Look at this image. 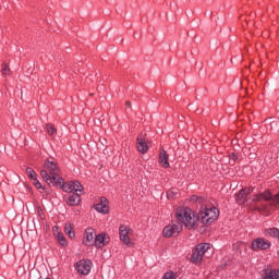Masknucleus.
I'll list each match as a JSON object with an SVG mask.
<instances>
[{"label": "nucleus", "mask_w": 279, "mask_h": 279, "mask_svg": "<svg viewBox=\"0 0 279 279\" xmlns=\"http://www.w3.org/2000/svg\"><path fill=\"white\" fill-rule=\"evenodd\" d=\"M159 163L163 169H169V155L167 154V150L161 149L159 153Z\"/></svg>", "instance_id": "nucleus-15"}, {"label": "nucleus", "mask_w": 279, "mask_h": 279, "mask_svg": "<svg viewBox=\"0 0 279 279\" xmlns=\"http://www.w3.org/2000/svg\"><path fill=\"white\" fill-rule=\"evenodd\" d=\"M271 247V242L268 240H265V238H257L252 241L251 250L253 252H263L265 250H269Z\"/></svg>", "instance_id": "nucleus-6"}, {"label": "nucleus", "mask_w": 279, "mask_h": 279, "mask_svg": "<svg viewBox=\"0 0 279 279\" xmlns=\"http://www.w3.org/2000/svg\"><path fill=\"white\" fill-rule=\"evenodd\" d=\"M54 239L58 241L61 247H66L69 245V242H66V238L62 232H58L57 235H54Z\"/></svg>", "instance_id": "nucleus-17"}, {"label": "nucleus", "mask_w": 279, "mask_h": 279, "mask_svg": "<svg viewBox=\"0 0 279 279\" xmlns=\"http://www.w3.org/2000/svg\"><path fill=\"white\" fill-rule=\"evenodd\" d=\"M33 184L36 189L40 190V189H44L43 187V183H40V181H38V179H33Z\"/></svg>", "instance_id": "nucleus-26"}, {"label": "nucleus", "mask_w": 279, "mask_h": 279, "mask_svg": "<svg viewBox=\"0 0 279 279\" xmlns=\"http://www.w3.org/2000/svg\"><path fill=\"white\" fill-rule=\"evenodd\" d=\"M161 279H177L175 278V272L173 271H168L163 275V277Z\"/></svg>", "instance_id": "nucleus-25"}, {"label": "nucleus", "mask_w": 279, "mask_h": 279, "mask_svg": "<svg viewBox=\"0 0 279 279\" xmlns=\"http://www.w3.org/2000/svg\"><path fill=\"white\" fill-rule=\"evenodd\" d=\"M95 245H108V242H106V233H100L95 236Z\"/></svg>", "instance_id": "nucleus-18"}, {"label": "nucleus", "mask_w": 279, "mask_h": 279, "mask_svg": "<svg viewBox=\"0 0 279 279\" xmlns=\"http://www.w3.org/2000/svg\"><path fill=\"white\" fill-rule=\"evenodd\" d=\"M73 193H78L82 195L84 193V186H82V183L80 181H73Z\"/></svg>", "instance_id": "nucleus-20"}, {"label": "nucleus", "mask_w": 279, "mask_h": 279, "mask_svg": "<svg viewBox=\"0 0 279 279\" xmlns=\"http://www.w3.org/2000/svg\"><path fill=\"white\" fill-rule=\"evenodd\" d=\"M192 204H199L198 216L195 215L189 207L178 208L175 211V218L180 221L187 230H195L199 226V220L204 226L215 223L219 219V209L210 205L204 196L192 195L190 197Z\"/></svg>", "instance_id": "nucleus-1"}, {"label": "nucleus", "mask_w": 279, "mask_h": 279, "mask_svg": "<svg viewBox=\"0 0 279 279\" xmlns=\"http://www.w3.org/2000/svg\"><path fill=\"white\" fill-rule=\"evenodd\" d=\"M255 205L252 210H257L262 215H271L275 210H279V193L271 194V191L266 190L254 196Z\"/></svg>", "instance_id": "nucleus-2"}, {"label": "nucleus", "mask_w": 279, "mask_h": 279, "mask_svg": "<svg viewBox=\"0 0 279 279\" xmlns=\"http://www.w3.org/2000/svg\"><path fill=\"white\" fill-rule=\"evenodd\" d=\"M210 247L209 243H199L195 246V248L204 256V254H206V252H208Z\"/></svg>", "instance_id": "nucleus-19"}, {"label": "nucleus", "mask_w": 279, "mask_h": 279, "mask_svg": "<svg viewBox=\"0 0 279 279\" xmlns=\"http://www.w3.org/2000/svg\"><path fill=\"white\" fill-rule=\"evenodd\" d=\"M53 236H57L58 232H60V228L58 226L52 227Z\"/></svg>", "instance_id": "nucleus-28"}, {"label": "nucleus", "mask_w": 279, "mask_h": 279, "mask_svg": "<svg viewBox=\"0 0 279 279\" xmlns=\"http://www.w3.org/2000/svg\"><path fill=\"white\" fill-rule=\"evenodd\" d=\"M1 73H2V75H5V76L10 75V66H8V64L3 63Z\"/></svg>", "instance_id": "nucleus-24"}, {"label": "nucleus", "mask_w": 279, "mask_h": 279, "mask_svg": "<svg viewBox=\"0 0 279 279\" xmlns=\"http://www.w3.org/2000/svg\"><path fill=\"white\" fill-rule=\"evenodd\" d=\"M125 106H126V108H132V102H131L130 100H128V101L125 102Z\"/></svg>", "instance_id": "nucleus-29"}, {"label": "nucleus", "mask_w": 279, "mask_h": 279, "mask_svg": "<svg viewBox=\"0 0 279 279\" xmlns=\"http://www.w3.org/2000/svg\"><path fill=\"white\" fill-rule=\"evenodd\" d=\"M252 193V189L245 187L241 190L236 195H235V202L239 204V206L245 205L247 202V196Z\"/></svg>", "instance_id": "nucleus-9"}, {"label": "nucleus", "mask_w": 279, "mask_h": 279, "mask_svg": "<svg viewBox=\"0 0 279 279\" xmlns=\"http://www.w3.org/2000/svg\"><path fill=\"white\" fill-rule=\"evenodd\" d=\"M64 232H65L66 235H69V239H73L75 236V231L73 230L71 225H66L64 227Z\"/></svg>", "instance_id": "nucleus-21"}, {"label": "nucleus", "mask_w": 279, "mask_h": 279, "mask_svg": "<svg viewBox=\"0 0 279 279\" xmlns=\"http://www.w3.org/2000/svg\"><path fill=\"white\" fill-rule=\"evenodd\" d=\"M64 202L68 206H80V202H82V197L80 193H72L68 196H64Z\"/></svg>", "instance_id": "nucleus-11"}, {"label": "nucleus", "mask_w": 279, "mask_h": 279, "mask_svg": "<svg viewBox=\"0 0 279 279\" xmlns=\"http://www.w3.org/2000/svg\"><path fill=\"white\" fill-rule=\"evenodd\" d=\"M26 175L31 180H35L36 179V171L32 167H26Z\"/></svg>", "instance_id": "nucleus-22"}, {"label": "nucleus", "mask_w": 279, "mask_h": 279, "mask_svg": "<svg viewBox=\"0 0 279 279\" xmlns=\"http://www.w3.org/2000/svg\"><path fill=\"white\" fill-rule=\"evenodd\" d=\"M83 245L86 247H93V245H95V229L90 227L85 229Z\"/></svg>", "instance_id": "nucleus-8"}, {"label": "nucleus", "mask_w": 279, "mask_h": 279, "mask_svg": "<svg viewBox=\"0 0 279 279\" xmlns=\"http://www.w3.org/2000/svg\"><path fill=\"white\" fill-rule=\"evenodd\" d=\"M94 208L95 210H97V213H101L102 215H108L109 213L108 198L101 197L100 203H97L96 205H94Z\"/></svg>", "instance_id": "nucleus-13"}, {"label": "nucleus", "mask_w": 279, "mask_h": 279, "mask_svg": "<svg viewBox=\"0 0 279 279\" xmlns=\"http://www.w3.org/2000/svg\"><path fill=\"white\" fill-rule=\"evenodd\" d=\"M46 130L50 136H53L57 134L56 126H53L52 124H47Z\"/></svg>", "instance_id": "nucleus-23"}, {"label": "nucleus", "mask_w": 279, "mask_h": 279, "mask_svg": "<svg viewBox=\"0 0 279 279\" xmlns=\"http://www.w3.org/2000/svg\"><path fill=\"white\" fill-rule=\"evenodd\" d=\"M229 159L231 160V162H233L232 165H234V162H236V160H239V155H236L234 153L230 154Z\"/></svg>", "instance_id": "nucleus-27"}, {"label": "nucleus", "mask_w": 279, "mask_h": 279, "mask_svg": "<svg viewBox=\"0 0 279 279\" xmlns=\"http://www.w3.org/2000/svg\"><path fill=\"white\" fill-rule=\"evenodd\" d=\"M54 184L56 186H58V189H62L64 193H74L73 181L64 182V179L61 177L57 180Z\"/></svg>", "instance_id": "nucleus-10"}, {"label": "nucleus", "mask_w": 279, "mask_h": 279, "mask_svg": "<svg viewBox=\"0 0 279 279\" xmlns=\"http://www.w3.org/2000/svg\"><path fill=\"white\" fill-rule=\"evenodd\" d=\"M132 232V229L125 225H121L119 227V234H120V241L124 243L128 247L132 245V242L130 241V233Z\"/></svg>", "instance_id": "nucleus-7"}, {"label": "nucleus", "mask_w": 279, "mask_h": 279, "mask_svg": "<svg viewBox=\"0 0 279 279\" xmlns=\"http://www.w3.org/2000/svg\"><path fill=\"white\" fill-rule=\"evenodd\" d=\"M202 260H204V255H202L198 250L194 248L192 251L191 263H193L194 265H199Z\"/></svg>", "instance_id": "nucleus-16"}, {"label": "nucleus", "mask_w": 279, "mask_h": 279, "mask_svg": "<svg viewBox=\"0 0 279 279\" xmlns=\"http://www.w3.org/2000/svg\"><path fill=\"white\" fill-rule=\"evenodd\" d=\"M180 232H182V223L177 221L169 223L162 229V236H165V239H171V236H178Z\"/></svg>", "instance_id": "nucleus-4"}, {"label": "nucleus", "mask_w": 279, "mask_h": 279, "mask_svg": "<svg viewBox=\"0 0 279 279\" xmlns=\"http://www.w3.org/2000/svg\"><path fill=\"white\" fill-rule=\"evenodd\" d=\"M74 267L80 276H88L93 269V262L90 259H81L74 264Z\"/></svg>", "instance_id": "nucleus-5"}, {"label": "nucleus", "mask_w": 279, "mask_h": 279, "mask_svg": "<svg viewBox=\"0 0 279 279\" xmlns=\"http://www.w3.org/2000/svg\"><path fill=\"white\" fill-rule=\"evenodd\" d=\"M60 167H58V162L56 161H51L49 159H46L44 162V169L40 171V175L43 178V180L47 183V184H53L58 182V180H60Z\"/></svg>", "instance_id": "nucleus-3"}, {"label": "nucleus", "mask_w": 279, "mask_h": 279, "mask_svg": "<svg viewBox=\"0 0 279 279\" xmlns=\"http://www.w3.org/2000/svg\"><path fill=\"white\" fill-rule=\"evenodd\" d=\"M136 148L140 154H147L149 151V146L147 145V141L143 138V135H138L136 138Z\"/></svg>", "instance_id": "nucleus-12"}, {"label": "nucleus", "mask_w": 279, "mask_h": 279, "mask_svg": "<svg viewBox=\"0 0 279 279\" xmlns=\"http://www.w3.org/2000/svg\"><path fill=\"white\" fill-rule=\"evenodd\" d=\"M262 279H279V267L264 269Z\"/></svg>", "instance_id": "nucleus-14"}]
</instances>
